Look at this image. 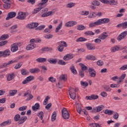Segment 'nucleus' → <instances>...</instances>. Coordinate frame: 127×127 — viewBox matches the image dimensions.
<instances>
[{"mask_svg":"<svg viewBox=\"0 0 127 127\" xmlns=\"http://www.w3.org/2000/svg\"><path fill=\"white\" fill-rule=\"evenodd\" d=\"M89 75L92 78H95L96 77V71L92 72H89Z\"/></svg>","mask_w":127,"mask_h":127,"instance_id":"63","label":"nucleus"},{"mask_svg":"<svg viewBox=\"0 0 127 127\" xmlns=\"http://www.w3.org/2000/svg\"><path fill=\"white\" fill-rule=\"evenodd\" d=\"M48 61L51 64H56L57 63V59H50L48 60Z\"/></svg>","mask_w":127,"mask_h":127,"instance_id":"33","label":"nucleus"},{"mask_svg":"<svg viewBox=\"0 0 127 127\" xmlns=\"http://www.w3.org/2000/svg\"><path fill=\"white\" fill-rule=\"evenodd\" d=\"M118 4V1H116V0H109L108 4H110V5H116Z\"/></svg>","mask_w":127,"mask_h":127,"instance_id":"28","label":"nucleus"},{"mask_svg":"<svg viewBox=\"0 0 127 127\" xmlns=\"http://www.w3.org/2000/svg\"><path fill=\"white\" fill-rule=\"evenodd\" d=\"M20 72L21 74L23 76H26V75H28L29 74V71L26 69H22Z\"/></svg>","mask_w":127,"mask_h":127,"instance_id":"29","label":"nucleus"},{"mask_svg":"<svg viewBox=\"0 0 127 127\" xmlns=\"http://www.w3.org/2000/svg\"><path fill=\"white\" fill-rule=\"evenodd\" d=\"M74 58V55L71 54H68L64 57V60L65 61H67V60H70L71 59H73Z\"/></svg>","mask_w":127,"mask_h":127,"instance_id":"12","label":"nucleus"},{"mask_svg":"<svg viewBox=\"0 0 127 127\" xmlns=\"http://www.w3.org/2000/svg\"><path fill=\"white\" fill-rule=\"evenodd\" d=\"M87 39L86 38L84 37H80L76 39V42H83L85 41H87Z\"/></svg>","mask_w":127,"mask_h":127,"instance_id":"38","label":"nucleus"},{"mask_svg":"<svg viewBox=\"0 0 127 127\" xmlns=\"http://www.w3.org/2000/svg\"><path fill=\"white\" fill-rule=\"evenodd\" d=\"M104 108H105V106H104L103 105L97 106L95 108L93 109L92 112L93 113V112H95V111H96L97 113H99V112H101V111H102V110H103Z\"/></svg>","mask_w":127,"mask_h":127,"instance_id":"11","label":"nucleus"},{"mask_svg":"<svg viewBox=\"0 0 127 127\" xmlns=\"http://www.w3.org/2000/svg\"><path fill=\"white\" fill-rule=\"evenodd\" d=\"M21 44L20 43H16L11 45V51L12 52H16L18 50V46L20 47Z\"/></svg>","mask_w":127,"mask_h":127,"instance_id":"2","label":"nucleus"},{"mask_svg":"<svg viewBox=\"0 0 127 127\" xmlns=\"http://www.w3.org/2000/svg\"><path fill=\"white\" fill-rule=\"evenodd\" d=\"M58 64H59V65H66V62H65L64 61H63L62 60H60L58 62Z\"/></svg>","mask_w":127,"mask_h":127,"instance_id":"55","label":"nucleus"},{"mask_svg":"<svg viewBox=\"0 0 127 127\" xmlns=\"http://www.w3.org/2000/svg\"><path fill=\"white\" fill-rule=\"evenodd\" d=\"M104 89L106 91V92H111L112 91V89H111V87L108 85H105L104 87Z\"/></svg>","mask_w":127,"mask_h":127,"instance_id":"51","label":"nucleus"},{"mask_svg":"<svg viewBox=\"0 0 127 127\" xmlns=\"http://www.w3.org/2000/svg\"><path fill=\"white\" fill-rule=\"evenodd\" d=\"M79 66L81 67V71H86V70H88V67L84 64L79 63Z\"/></svg>","mask_w":127,"mask_h":127,"instance_id":"31","label":"nucleus"},{"mask_svg":"<svg viewBox=\"0 0 127 127\" xmlns=\"http://www.w3.org/2000/svg\"><path fill=\"white\" fill-rule=\"evenodd\" d=\"M29 72L32 73V74H35V73H39L40 69L38 68H32L29 70Z\"/></svg>","mask_w":127,"mask_h":127,"instance_id":"23","label":"nucleus"},{"mask_svg":"<svg viewBox=\"0 0 127 127\" xmlns=\"http://www.w3.org/2000/svg\"><path fill=\"white\" fill-rule=\"evenodd\" d=\"M8 42L7 41H2L0 42V47H2V46H4V45H6Z\"/></svg>","mask_w":127,"mask_h":127,"instance_id":"47","label":"nucleus"},{"mask_svg":"<svg viewBox=\"0 0 127 127\" xmlns=\"http://www.w3.org/2000/svg\"><path fill=\"white\" fill-rule=\"evenodd\" d=\"M86 46L88 50H95L96 49V47L95 46H93L92 43H86Z\"/></svg>","mask_w":127,"mask_h":127,"instance_id":"15","label":"nucleus"},{"mask_svg":"<svg viewBox=\"0 0 127 127\" xmlns=\"http://www.w3.org/2000/svg\"><path fill=\"white\" fill-rule=\"evenodd\" d=\"M16 62H17V61L16 60H11L7 63H4V64H3L0 65V68L3 69V68H7V67H8L9 65L13 63H16Z\"/></svg>","mask_w":127,"mask_h":127,"instance_id":"3","label":"nucleus"},{"mask_svg":"<svg viewBox=\"0 0 127 127\" xmlns=\"http://www.w3.org/2000/svg\"><path fill=\"white\" fill-rule=\"evenodd\" d=\"M86 59L87 60H96L97 59L96 57L93 56V55H88L86 57Z\"/></svg>","mask_w":127,"mask_h":127,"instance_id":"37","label":"nucleus"},{"mask_svg":"<svg viewBox=\"0 0 127 127\" xmlns=\"http://www.w3.org/2000/svg\"><path fill=\"white\" fill-rule=\"evenodd\" d=\"M11 124V121L9 122V120H7L6 121H4L3 123H1L0 124V127H5V126H7V125H10Z\"/></svg>","mask_w":127,"mask_h":127,"instance_id":"25","label":"nucleus"},{"mask_svg":"<svg viewBox=\"0 0 127 127\" xmlns=\"http://www.w3.org/2000/svg\"><path fill=\"white\" fill-rule=\"evenodd\" d=\"M33 80H34V76L30 75L29 76L26 77L25 80L22 82V84H23V85H25V84H28L29 82H30V81H33Z\"/></svg>","mask_w":127,"mask_h":127,"instance_id":"7","label":"nucleus"},{"mask_svg":"<svg viewBox=\"0 0 127 127\" xmlns=\"http://www.w3.org/2000/svg\"><path fill=\"white\" fill-rule=\"evenodd\" d=\"M122 27L123 29L127 28V21L122 23Z\"/></svg>","mask_w":127,"mask_h":127,"instance_id":"64","label":"nucleus"},{"mask_svg":"<svg viewBox=\"0 0 127 127\" xmlns=\"http://www.w3.org/2000/svg\"><path fill=\"white\" fill-rule=\"evenodd\" d=\"M3 57H7V56H9L10 55V51L9 50L7 49L4 51H3Z\"/></svg>","mask_w":127,"mask_h":127,"instance_id":"27","label":"nucleus"},{"mask_svg":"<svg viewBox=\"0 0 127 127\" xmlns=\"http://www.w3.org/2000/svg\"><path fill=\"white\" fill-rule=\"evenodd\" d=\"M17 93V90H13L9 91V95L10 96H14Z\"/></svg>","mask_w":127,"mask_h":127,"instance_id":"46","label":"nucleus"},{"mask_svg":"<svg viewBox=\"0 0 127 127\" xmlns=\"http://www.w3.org/2000/svg\"><path fill=\"white\" fill-rule=\"evenodd\" d=\"M104 114H105V115H108L109 116H112L113 114H114V111L113 110L106 109L104 111Z\"/></svg>","mask_w":127,"mask_h":127,"instance_id":"32","label":"nucleus"},{"mask_svg":"<svg viewBox=\"0 0 127 127\" xmlns=\"http://www.w3.org/2000/svg\"><path fill=\"white\" fill-rule=\"evenodd\" d=\"M97 16V13L95 12H91L90 14L89 17L93 18V17H96Z\"/></svg>","mask_w":127,"mask_h":127,"instance_id":"56","label":"nucleus"},{"mask_svg":"<svg viewBox=\"0 0 127 127\" xmlns=\"http://www.w3.org/2000/svg\"><path fill=\"white\" fill-rule=\"evenodd\" d=\"M101 21L102 22V24L105 23H109V22L110 21V19L109 18L101 19Z\"/></svg>","mask_w":127,"mask_h":127,"instance_id":"43","label":"nucleus"},{"mask_svg":"<svg viewBox=\"0 0 127 127\" xmlns=\"http://www.w3.org/2000/svg\"><path fill=\"white\" fill-rule=\"evenodd\" d=\"M36 46L34 44H29L26 47V50L28 51L32 50L34 48H35Z\"/></svg>","mask_w":127,"mask_h":127,"instance_id":"22","label":"nucleus"},{"mask_svg":"<svg viewBox=\"0 0 127 127\" xmlns=\"http://www.w3.org/2000/svg\"><path fill=\"white\" fill-rule=\"evenodd\" d=\"M119 49H120V47L116 46L111 48V52H116V51H119Z\"/></svg>","mask_w":127,"mask_h":127,"instance_id":"44","label":"nucleus"},{"mask_svg":"<svg viewBox=\"0 0 127 127\" xmlns=\"http://www.w3.org/2000/svg\"><path fill=\"white\" fill-rule=\"evenodd\" d=\"M77 30H84L86 29V27L83 25H79L77 26Z\"/></svg>","mask_w":127,"mask_h":127,"instance_id":"41","label":"nucleus"},{"mask_svg":"<svg viewBox=\"0 0 127 127\" xmlns=\"http://www.w3.org/2000/svg\"><path fill=\"white\" fill-rule=\"evenodd\" d=\"M6 78H7V81H8L13 80L14 78V73L12 72L10 74H7Z\"/></svg>","mask_w":127,"mask_h":127,"instance_id":"16","label":"nucleus"},{"mask_svg":"<svg viewBox=\"0 0 127 127\" xmlns=\"http://www.w3.org/2000/svg\"><path fill=\"white\" fill-rule=\"evenodd\" d=\"M91 4L92 5H96L97 6H99V5H100V2L97 0H94L91 2Z\"/></svg>","mask_w":127,"mask_h":127,"instance_id":"52","label":"nucleus"},{"mask_svg":"<svg viewBox=\"0 0 127 127\" xmlns=\"http://www.w3.org/2000/svg\"><path fill=\"white\" fill-rule=\"evenodd\" d=\"M37 116L40 118V120H41L42 124H44V120H43V117H44V113H43V111H41L39 112Z\"/></svg>","mask_w":127,"mask_h":127,"instance_id":"20","label":"nucleus"},{"mask_svg":"<svg viewBox=\"0 0 127 127\" xmlns=\"http://www.w3.org/2000/svg\"><path fill=\"white\" fill-rule=\"evenodd\" d=\"M63 24V23L62 21L61 22V23L58 25V26L57 27L55 32L56 33H58L59 32V30L62 28V25Z\"/></svg>","mask_w":127,"mask_h":127,"instance_id":"30","label":"nucleus"},{"mask_svg":"<svg viewBox=\"0 0 127 127\" xmlns=\"http://www.w3.org/2000/svg\"><path fill=\"white\" fill-rule=\"evenodd\" d=\"M36 61L38 63H44L47 61V59L44 58H39L36 59Z\"/></svg>","mask_w":127,"mask_h":127,"instance_id":"21","label":"nucleus"},{"mask_svg":"<svg viewBox=\"0 0 127 127\" xmlns=\"http://www.w3.org/2000/svg\"><path fill=\"white\" fill-rule=\"evenodd\" d=\"M32 109L34 112H36L38 110H40V105L39 103L35 104L34 106H32Z\"/></svg>","mask_w":127,"mask_h":127,"instance_id":"18","label":"nucleus"},{"mask_svg":"<svg viewBox=\"0 0 127 127\" xmlns=\"http://www.w3.org/2000/svg\"><path fill=\"white\" fill-rule=\"evenodd\" d=\"M45 28V25H42L37 27V30H43Z\"/></svg>","mask_w":127,"mask_h":127,"instance_id":"58","label":"nucleus"},{"mask_svg":"<svg viewBox=\"0 0 127 127\" xmlns=\"http://www.w3.org/2000/svg\"><path fill=\"white\" fill-rule=\"evenodd\" d=\"M59 45H61V46H63V47H67L68 46V45L67 44V43L65 41H60L58 42Z\"/></svg>","mask_w":127,"mask_h":127,"instance_id":"35","label":"nucleus"},{"mask_svg":"<svg viewBox=\"0 0 127 127\" xmlns=\"http://www.w3.org/2000/svg\"><path fill=\"white\" fill-rule=\"evenodd\" d=\"M76 110H77V112L78 113V114H79V115H81V112H83V110H82V108L80 105L76 106Z\"/></svg>","mask_w":127,"mask_h":127,"instance_id":"45","label":"nucleus"},{"mask_svg":"<svg viewBox=\"0 0 127 127\" xmlns=\"http://www.w3.org/2000/svg\"><path fill=\"white\" fill-rule=\"evenodd\" d=\"M25 17H26V13L21 12L20 13L18 12L16 18L17 19H20V20H23V19H25Z\"/></svg>","mask_w":127,"mask_h":127,"instance_id":"4","label":"nucleus"},{"mask_svg":"<svg viewBox=\"0 0 127 127\" xmlns=\"http://www.w3.org/2000/svg\"><path fill=\"white\" fill-rule=\"evenodd\" d=\"M126 76H127L126 73L122 74V75L119 77V81H117V84H121V83L124 82V80L125 79V78H126Z\"/></svg>","mask_w":127,"mask_h":127,"instance_id":"19","label":"nucleus"},{"mask_svg":"<svg viewBox=\"0 0 127 127\" xmlns=\"http://www.w3.org/2000/svg\"><path fill=\"white\" fill-rule=\"evenodd\" d=\"M69 95L70 98L72 100H75V99H76V95L75 93L69 92Z\"/></svg>","mask_w":127,"mask_h":127,"instance_id":"36","label":"nucleus"},{"mask_svg":"<svg viewBox=\"0 0 127 127\" xmlns=\"http://www.w3.org/2000/svg\"><path fill=\"white\" fill-rule=\"evenodd\" d=\"M127 31H125L118 36L117 40H118V41H121V40H123V39H124V38H125L126 36H127Z\"/></svg>","mask_w":127,"mask_h":127,"instance_id":"6","label":"nucleus"},{"mask_svg":"<svg viewBox=\"0 0 127 127\" xmlns=\"http://www.w3.org/2000/svg\"><path fill=\"white\" fill-rule=\"evenodd\" d=\"M17 27H18V26L16 24L13 25L11 26L9 28V29L10 30V33H15V32H17V30H16Z\"/></svg>","mask_w":127,"mask_h":127,"instance_id":"13","label":"nucleus"},{"mask_svg":"<svg viewBox=\"0 0 127 127\" xmlns=\"http://www.w3.org/2000/svg\"><path fill=\"white\" fill-rule=\"evenodd\" d=\"M97 64L98 66H100V67H102V66L104 65V62L102 60H99L97 62Z\"/></svg>","mask_w":127,"mask_h":127,"instance_id":"53","label":"nucleus"},{"mask_svg":"<svg viewBox=\"0 0 127 127\" xmlns=\"http://www.w3.org/2000/svg\"><path fill=\"white\" fill-rule=\"evenodd\" d=\"M9 36H8V34L6 35H2L0 37V41H1L2 40H5V39H7Z\"/></svg>","mask_w":127,"mask_h":127,"instance_id":"39","label":"nucleus"},{"mask_svg":"<svg viewBox=\"0 0 127 127\" xmlns=\"http://www.w3.org/2000/svg\"><path fill=\"white\" fill-rule=\"evenodd\" d=\"M84 34L88 36H92L93 35H95V33L93 32L92 31H89L84 32Z\"/></svg>","mask_w":127,"mask_h":127,"instance_id":"40","label":"nucleus"},{"mask_svg":"<svg viewBox=\"0 0 127 127\" xmlns=\"http://www.w3.org/2000/svg\"><path fill=\"white\" fill-rule=\"evenodd\" d=\"M109 37V35L108 33L106 32H104L100 35L99 36L98 38H100L101 40H105V39H107Z\"/></svg>","mask_w":127,"mask_h":127,"instance_id":"9","label":"nucleus"},{"mask_svg":"<svg viewBox=\"0 0 127 127\" xmlns=\"http://www.w3.org/2000/svg\"><path fill=\"white\" fill-rule=\"evenodd\" d=\"M94 23L96 26L98 25H101V24H103L102 22V19H98L97 21H95Z\"/></svg>","mask_w":127,"mask_h":127,"instance_id":"49","label":"nucleus"},{"mask_svg":"<svg viewBox=\"0 0 127 127\" xmlns=\"http://www.w3.org/2000/svg\"><path fill=\"white\" fill-rule=\"evenodd\" d=\"M79 75L81 77V78H84V77H85V73H84V71L83 70L79 71Z\"/></svg>","mask_w":127,"mask_h":127,"instance_id":"61","label":"nucleus"},{"mask_svg":"<svg viewBox=\"0 0 127 127\" xmlns=\"http://www.w3.org/2000/svg\"><path fill=\"white\" fill-rule=\"evenodd\" d=\"M26 120H27V117H22L19 120L18 124L19 125H22V124H24V123H25Z\"/></svg>","mask_w":127,"mask_h":127,"instance_id":"17","label":"nucleus"},{"mask_svg":"<svg viewBox=\"0 0 127 127\" xmlns=\"http://www.w3.org/2000/svg\"><path fill=\"white\" fill-rule=\"evenodd\" d=\"M41 68L43 69L41 70V73L43 74H45L46 73V71H47V67H46L45 65H42Z\"/></svg>","mask_w":127,"mask_h":127,"instance_id":"42","label":"nucleus"},{"mask_svg":"<svg viewBox=\"0 0 127 127\" xmlns=\"http://www.w3.org/2000/svg\"><path fill=\"white\" fill-rule=\"evenodd\" d=\"M81 15H88L89 14V11H81L80 12Z\"/></svg>","mask_w":127,"mask_h":127,"instance_id":"57","label":"nucleus"},{"mask_svg":"<svg viewBox=\"0 0 127 127\" xmlns=\"http://www.w3.org/2000/svg\"><path fill=\"white\" fill-rule=\"evenodd\" d=\"M19 119H20V115L19 114H17L14 116V121H15V122H18Z\"/></svg>","mask_w":127,"mask_h":127,"instance_id":"59","label":"nucleus"},{"mask_svg":"<svg viewBox=\"0 0 127 127\" xmlns=\"http://www.w3.org/2000/svg\"><path fill=\"white\" fill-rule=\"evenodd\" d=\"M58 50L60 52H63V51L64 50V47L63 46H61L60 45H59L58 46Z\"/></svg>","mask_w":127,"mask_h":127,"instance_id":"54","label":"nucleus"},{"mask_svg":"<svg viewBox=\"0 0 127 127\" xmlns=\"http://www.w3.org/2000/svg\"><path fill=\"white\" fill-rule=\"evenodd\" d=\"M53 49L52 48L45 47L42 49V51H52Z\"/></svg>","mask_w":127,"mask_h":127,"instance_id":"50","label":"nucleus"},{"mask_svg":"<svg viewBox=\"0 0 127 127\" xmlns=\"http://www.w3.org/2000/svg\"><path fill=\"white\" fill-rule=\"evenodd\" d=\"M76 24H77L76 21H70L65 23V26H66V27H72V26H74V25H76Z\"/></svg>","mask_w":127,"mask_h":127,"instance_id":"10","label":"nucleus"},{"mask_svg":"<svg viewBox=\"0 0 127 127\" xmlns=\"http://www.w3.org/2000/svg\"><path fill=\"white\" fill-rule=\"evenodd\" d=\"M56 117H57V113H56V112H53L51 117L52 122H54L55 121H56Z\"/></svg>","mask_w":127,"mask_h":127,"instance_id":"34","label":"nucleus"},{"mask_svg":"<svg viewBox=\"0 0 127 127\" xmlns=\"http://www.w3.org/2000/svg\"><path fill=\"white\" fill-rule=\"evenodd\" d=\"M94 42L95 43H98V44H100L101 42H102V39L101 38H97L94 39Z\"/></svg>","mask_w":127,"mask_h":127,"instance_id":"62","label":"nucleus"},{"mask_svg":"<svg viewBox=\"0 0 127 127\" xmlns=\"http://www.w3.org/2000/svg\"><path fill=\"white\" fill-rule=\"evenodd\" d=\"M38 25H39L38 23H32L31 24H28L27 27L28 28L32 29L33 28H35L36 27H37Z\"/></svg>","mask_w":127,"mask_h":127,"instance_id":"14","label":"nucleus"},{"mask_svg":"<svg viewBox=\"0 0 127 127\" xmlns=\"http://www.w3.org/2000/svg\"><path fill=\"white\" fill-rule=\"evenodd\" d=\"M16 15V12H10L8 13L7 17H6V20H9L11 18H13V17H15Z\"/></svg>","mask_w":127,"mask_h":127,"instance_id":"8","label":"nucleus"},{"mask_svg":"<svg viewBox=\"0 0 127 127\" xmlns=\"http://www.w3.org/2000/svg\"><path fill=\"white\" fill-rule=\"evenodd\" d=\"M80 84H81V86L85 87V88H86V87H88V86H89V83H88V82L83 81H80Z\"/></svg>","mask_w":127,"mask_h":127,"instance_id":"48","label":"nucleus"},{"mask_svg":"<svg viewBox=\"0 0 127 127\" xmlns=\"http://www.w3.org/2000/svg\"><path fill=\"white\" fill-rule=\"evenodd\" d=\"M27 95H29V97L26 99V101H30V100H32V99H33V95L31 94V91H30V90H27V91L24 94V97H26Z\"/></svg>","mask_w":127,"mask_h":127,"instance_id":"5","label":"nucleus"},{"mask_svg":"<svg viewBox=\"0 0 127 127\" xmlns=\"http://www.w3.org/2000/svg\"><path fill=\"white\" fill-rule=\"evenodd\" d=\"M62 116L64 119V120H68L69 118H70V114L68 111H67V109L64 108L62 111Z\"/></svg>","mask_w":127,"mask_h":127,"instance_id":"1","label":"nucleus"},{"mask_svg":"<svg viewBox=\"0 0 127 127\" xmlns=\"http://www.w3.org/2000/svg\"><path fill=\"white\" fill-rule=\"evenodd\" d=\"M53 37V35L51 34L44 36V38H46V39H50V38H52Z\"/></svg>","mask_w":127,"mask_h":127,"instance_id":"60","label":"nucleus"},{"mask_svg":"<svg viewBox=\"0 0 127 127\" xmlns=\"http://www.w3.org/2000/svg\"><path fill=\"white\" fill-rule=\"evenodd\" d=\"M11 6V2H9L8 3H5L3 4V7L5 9H9Z\"/></svg>","mask_w":127,"mask_h":127,"instance_id":"24","label":"nucleus"},{"mask_svg":"<svg viewBox=\"0 0 127 127\" xmlns=\"http://www.w3.org/2000/svg\"><path fill=\"white\" fill-rule=\"evenodd\" d=\"M70 70L72 74H74V75L77 74V70H76V68H75V66H74V64L71 65L70 67Z\"/></svg>","mask_w":127,"mask_h":127,"instance_id":"26","label":"nucleus"}]
</instances>
